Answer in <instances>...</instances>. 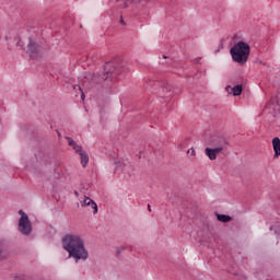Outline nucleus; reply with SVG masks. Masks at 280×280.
Segmentation results:
<instances>
[{
    "label": "nucleus",
    "instance_id": "nucleus-1",
    "mask_svg": "<svg viewBox=\"0 0 280 280\" xmlns=\"http://www.w3.org/2000/svg\"><path fill=\"white\" fill-rule=\"evenodd\" d=\"M62 248L68 253L69 258L77 262L89 259V250L84 246V238L78 234H66L62 237Z\"/></svg>",
    "mask_w": 280,
    "mask_h": 280
},
{
    "label": "nucleus",
    "instance_id": "nucleus-2",
    "mask_svg": "<svg viewBox=\"0 0 280 280\" xmlns=\"http://www.w3.org/2000/svg\"><path fill=\"white\" fill-rule=\"evenodd\" d=\"M230 54L234 62L246 65L250 56V45L240 40L230 49Z\"/></svg>",
    "mask_w": 280,
    "mask_h": 280
},
{
    "label": "nucleus",
    "instance_id": "nucleus-3",
    "mask_svg": "<svg viewBox=\"0 0 280 280\" xmlns=\"http://www.w3.org/2000/svg\"><path fill=\"white\" fill-rule=\"evenodd\" d=\"M20 220H19V229L22 235H31L32 233V222H30V217L25 213V211H19Z\"/></svg>",
    "mask_w": 280,
    "mask_h": 280
},
{
    "label": "nucleus",
    "instance_id": "nucleus-4",
    "mask_svg": "<svg viewBox=\"0 0 280 280\" xmlns=\"http://www.w3.org/2000/svg\"><path fill=\"white\" fill-rule=\"evenodd\" d=\"M224 148H226V140L221 139L220 143L215 148H206L205 154L210 159V161H215L218 159V154H222L224 151Z\"/></svg>",
    "mask_w": 280,
    "mask_h": 280
},
{
    "label": "nucleus",
    "instance_id": "nucleus-5",
    "mask_svg": "<svg viewBox=\"0 0 280 280\" xmlns=\"http://www.w3.org/2000/svg\"><path fill=\"white\" fill-rule=\"evenodd\" d=\"M141 1H150V0H110V5H117L118 10L122 8H128L130 3H141Z\"/></svg>",
    "mask_w": 280,
    "mask_h": 280
},
{
    "label": "nucleus",
    "instance_id": "nucleus-6",
    "mask_svg": "<svg viewBox=\"0 0 280 280\" xmlns=\"http://www.w3.org/2000/svg\"><path fill=\"white\" fill-rule=\"evenodd\" d=\"M104 73H106L107 75H118L119 66L116 61H109L105 63Z\"/></svg>",
    "mask_w": 280,
    "mask_h": 280
},
{
    "label": "nucleus",
    "instance_id": "nucleus-7",
    "mask_svg": "<svg viewBox=\"0 0 280 280\" xmlns=\"http://www.w3.org/2000/svg\"><path fill=\"white\" fill-rule=\"evenodd\" d=\"M27 49H28V54H30L31 58H36V54H38V51H40V46L38 45V43L30 39Z\"/></svg>",
    "mask_w": 280,
    "mask_h": 280
},
{
    "label": "nucleus",
    "instance_id": "nucleus-8",
    "mask_svg": "<svg viewBox=\"0 0 280 280\" xmlns=\"http://www.w3.org/2000/svg\"><path fill=\"white\" fill-rule=\"evenodd\" d=\"M66 139L68 141V145L73 148L77 154H80V152L84 151V149H82V145L78 144V142H75V140H73L71 137H66Z\"/></svg>",
    "mask_w": 280,
    "mask_h": 280
},
{
    "label": "nucleus",
    "instance_id": "nucleus-9",
    "mask_svg": "<svg viewBox=\"0 0 280 280\" xmlns=\"http://www.w3.org/2000/svg\"><path fill=\"white\" fill-rule=\"evenodd\" d=\"M272 148H273V159H279L280 156V139L279 137H275L272 139Z\"/></svg>",
    "mask_w": 280,
    "mask_h": 280
},
{
    "label": "nucleus",
    "instance_id": "nucleus-10",
    "mask_svg": "<svg viewBox=\"0 0 280 280\" xmlns=\"http://www.w3.org/2000/svg\"><path fill=\"white\" fill-rule=\"evenodd\" d=\"M80 159H81V165L82 167H86L89 165V154L86 153V151H82L80 153H78Z\"/></svg>",
    "mask_w": 280,
    "mask_h": 280
},
{
    "label": "nucleus",
    "instance_id": "nucleus-11",
    "mask_svg": "<svg viewBox=\"0 0 280 280\" xmlns=\"http://www.w3.org/2000/svg\"><path fill=\"white\" fill-rule=\"evenodd\" d=\"M232 94L237 97V95H242V84H237L232 88Z\"/></svg>",
    "mask_w": 280,
    "mask_h": 280
},
{
    "label": "nucleus",
    "instance_id": "nucleus-12",
    "mask_svg": "<svg viewBox=\"0 0 280 280\" xmlns=\"http://www.w3.org/2000/svg\"><path fill=\"white\" fill-rule=\"evenodd\" d=\"M217 219L219 220V222H231V215L226 214H217Z\"/></svg>",
    "mask_w": 280,
    "mask_h": 280
},
{
    "label": "nucleus",
    "instance_id": "nucleus-13",
    "mask_svg": "<svg viewBox=\"0 0 280 280\" xmlns=\"http://www.w3.org/2000/svg\"><path fill=\"white\" fill-rule=\"evenodd\" d=\"M270 231H275L276 235L280 240V222H276V224L271 225Z\"/></svg>",
    "mask_w": 280,
    "mask_h": 280
},
{
    "label": "nucleus",
    "instance_id": "nucleus-14",
    "mask_svg": "<svg viewBox=\"0 0 280 280\" xmlns=\"http://www.w3.org/2000/svg\"><path fill=\"white\" fill-rule=\"evenodd\" d=\"M115 165H116V171L117 172H124V167L126 165V162L119 160V161L115 162Z\"/></svg>",
    "mask_w": 280,
    "mask_h": 280
},
{
    "label": "nucleus",
    "instance_id": "nucleus-15",
    "mask_svg": "<svg viewBox=\"0 0 280 280\" xmlns=\"http://www.w3.org/2000/svg\"><path fill=\"white\" fill-rule=\"evenodd\" d=\"M88 207H91L94 215L97 214L98 208H97V202H95V200L92 199L90 201V206Z\"/></svg>",
    "mask_w": 280,
    "mask_h": 280
},
{
    "label": "nucleus",
    "instance_id": "nucleus-16",
    "mask_svg": "<svg viewBox=\"0 0 280 280\" xmlns=\"http://www.w3.org/2000/svg\"><path fill=\"white\" fill-rule=\"evenodd\" d=\"M8 259V253L3 249V245L0 244V260Z\"/></svg>",
    "mask_w": 280,
    "mask_h": 280
},
{
    "label": "nucleus",
    "instance_id": "nucleus-17",
    "mask_svg": "<svg viewBox=\"0 0 280 280\" xmlns=\"http://www.w3.org/2000/svg\"><path fill=\"white\" fill-rule=\"evenodd\" d=\"M91 197L84 196V200H81V207H89L91 205Z\"/></svg>",
    "mask_w": 280,
    "mask_h": 280
},
{
    "label": "nucleus",
    "instance_id": "nucleus-18",
    "mask_svg": "<svg viewBox=\"0 0 280 280\" xmlns=\"http://www.w3.org/2000/svg\"><path fill=\"white\" fill-rule=\"evenodd\" d=\"M187 153L189 154H191V156H196V150H194V148H190V149H188L187 150Z\"/></svg>",
    "mask_w": 280,
    "mask_h": 280
},
{
    "label": "nucleus",
    "instance_id": "nucleus-19",
    "mask_svg": "<svg viewBox=\"0 0 280 280\" xmlns=\"http://www.w3.org/2000/svg\"><path fill=\"white\" fill-rule=\"evenodd\" d=\"M225 91H226V93L231 94V93H233V88L231 85H228L225 88Z\"/></svg>",
    "mask_w": 280,
    "mask_h": 280
},
{
    "label": "nucleus",
    "instance_id": "nucleus-20",
    "mask_svg": "<svg viewBox=\"0 0 280 280\" xmlns=\"http://www.w3.org/2000/svg\"><path fill=\"white\" fill-rule=\"evenodd\" d=\"M120 25H126V22L124 21V18H120Z\"/></svg>",
    "mask_w": 280,
    "mask_h": 280
},
{
    "label": "nucleus",
    "instance_id": "nucleus-21",
    "mask_svg": "<svg viewBox=\"0 0 280 280\" xmlns=\"http://www.w3.org/2000/svg\"><path fill=\"white\" fill-rule=\"evenodd\" d=\"M74 89H79V91H82V88L80 85H74Z\"/></svg>",
    "mask_w": 280,
    "mask_h": 280
},
{
    "label": "nucleus",
    "instance_id": "nucleus-22",
    "mask_svg": "<svg viewBox=\"0 0 280 280\" xmlns=\"http://www.w3.org/2000/svg\"><path fill=\"white\" fill-rule=\"evenodd\" d=\"M86 96L84 95V92L81 93V98L84 100Z\"/></svg>",
    "mask_w": 280,
    "mask_h": 280
},
{
    "label": "nucleus",
    "instance_id": "nucleus-23",
    "mask_svg": "<svg viewBox=\"0 0 280 280\" xmlns=\"http://www.w3.org/2000/svg\"><path fill=\"white\" fill-rule=\"evenodd\" d=\"M74 196H80V192L78 190L74 191Z\"/></svg>",
    "mask_w": 280,
    "mask_h": 280
},
{
    "label": "nucleus",
    "instance_id": "nucleus-24",
    "mask_svg": "<svg viewBox=\"0 0 280 280\" xmlns=\"http://www.w3.org/2000/svg\"><path fill=\"white\" fill-rule=\"evenodd\" d=\"M121 250H125V247H120V248L118 249V253H121Z\"/></svg>",
    "mask_w": 280,
    "mask_h": 280
},
{
    "label": "nucleus",
    "instance_id": "nucleus-25",
    "mask_svg": "<svg viewBox=\"0 0 280 280\" xmlns=\"http://www.w3.org/2000/svg\"><path fill=\"white\" fill-rule=\"evenodd\" d=\"M223 48H224V46L222 44H220L219 49H223Z\"/></svg>",
    "mask_w": 280,
    "mask_h": 280
},
{
    "label": "nucleus",
    "instance_id": "nucleus-26",
    "mask_svg": "<svg viewBox=\"0 0 280 280\" xmlns=\"http://www.w3.org/2000/svg\"><path fill=\"white\" fill-rule=\"evenodd\" d=\"M163 59H164V60L167 59V56L163 55Z\"/></svg>",
    "mask_w": 280,
    "mask_h": 280
},
{
    "label": "nucleus",
    "instance_id": "nucleus-27",
    "mask_svg": "<svg viewBox=\"0 0 280 280\" xmlns=\"http://www.w3.org/2000/svg\"><path fill=\"white\" fill-rule=\"evenodd\" d=\"M163 91H170V89L165 88V89H163Z\"/></svg>",
    "mask_w": 280,
    "mask_h": 280
},
{
    "label": "nucleus",
    "instance_id": "nucleus-28",
    "mask_svg": "<svg viewBox=\"0 0 280 280\" xmlns=\"http://www.w3.org/2000/svg\"><path fill=\"white\" fill-rule=\"evenodd\" d=\"M149 211H151L150 205L148 206Z\"/></svg>",
    "mask_w": 280,
    "mask_h": 280
}]
</instances>
